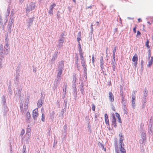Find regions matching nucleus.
<instances>
[{"label":"nucleus","mask_w":153,"mask_h":153,"mask_svg":"<svg viewBox=\"0 0 153 153\" xmlns=\"http://www.w3.org/2000/svg\"><path fill=\"white\" fill-rule=\"evenodd\" d=\"M22 110H24V111H25L27 110V108H28V104H27V105H24V108H23V107H22Z\"/></svg>","instance_id":"b1692460"},{"label":"nucleus","mask_w":153,"mask_h":153,"mask_svg":"<svg viewBox=\"0 0 153 153\" xmlns=\"http://www.w3.org/2000/svg\"><path fill=\"white\" fill-rule=\"evenodd\" d=\"M13 20V19H12V20H11L12 24V23H13V22H12Z\"/></svg>","instance_id":"5fc2aeb1"},{"label":"nucleus","mask_w":153,"mask_h":153,"mask_svg":"<svg viewBox=\"0 0 153 153\" xmlns=\"http://www.w3.org/2000/svg\"><path fill=\"white\" fill-rule=\"evenodd\" d=\"M116 117L118 118V122L119 123H121V119L120 118V116L119 114H118L117 113H115Z\"/></svg>","instance_id":"2eb2a0df"},{"label":"nucleus","mask_w":153,"mask_h":153,"mask_svg":"<svg viewBox=\"0 0 153 153\" xmlns=\"http://www.w3.org/2000/svg\"><path fill=\"white\" fill-rule=\"evenodd\" d=\"M107 50H108V48H106V53H107Z\"/></svg>","instance_id":"de8ad7c7"},{"label":"nucleus","mask_w":153,"mask_h":153,"mask_svg":"<svg viewBox=\"0 0 153 153\" xmlns=\"http://www.w3.org/2000/svg\"><path fill=\"white\" fill-rule=\"evenodd\" d=\"M100 67L101 68L102 70L103 71V69H104L103 65H102L100 64Z\"/></svg>","instance_id":"4c0bfd02"},{"label":"nucleus","mask_w":153,"mask_h":153,"mask_svg":"<svg viewBox=\"0 0 153 153\" xmlns=\"http://www.w3.org/2000/svg\"><path fill=\"white\" fill-rule=\"evenodd\" d=\"M138 22H141L142 20L140 18H139L138 19Z\"/></svg>","instance_id":"37998d69"},{"label":"nucleus","mask_w":153,"mask_h":153,"mask_svg":"<svg viewBox=\"0 0 153 153\" xmlns=\"http://www.w3.org/2000/svg\"><path fill=\"white\" fill-rule=\"evenodd\" d=\"M30 114L29 111L27 112L26 114V120L27 121H29L30 118Z\"/></svg>","instance_id":"f8f14e48"},{"label":"nucleus","mask_w":153,"mask_h":153,"mask_svg":"<svg viewBox=\"0 0 153 153\" xmlns=\"http://www.w3.org/2000/svg\"><path fill=\"white\" fill-rule=\"evenodd\" d=\"M115 148L116 149H118V146H117V145L116 144V145H115Z\"/></svg>","instance_id":"49530a36"},{"label":"nucleus","mask_w":153,"mask_h":153,"mask_svg":"<svg viewBox=\"0 0 153 153\" xmlns=\"http://www.w3.org/2000/svg\"><path fill=\"white\" fill-rule=\"evenodd\" d=\"M56 6V4L55 3H53L51 5L49 8V10L48 11V14L50 16H52L53 15V9Z\"/></svg>","instance_id":"20e7f679"},{"label":"nucleus","mask_w":153,"mask_h":153,"mask_svg":"<svg viewBox=\"0 0 153 153\" xmlns=\"http://www.w3.org/2000/svg\"><path fill=\"white\" fill-rule=\"evenodd\" d=\"M36 7L35 3L31 2L30 3L27 7L26 10L27 11H30L34 9Z\"/></svg>","instance_id":"f03ea898"},{"label":"nucleus","mask_w":153,"mask_h":153,"mask_svg":"<svg viewBox=\"0 0 153 153\" xmlns=\"http://www.w3.org/2000/svg\"><path fill=\"white\" fill-rule=\"evenodd\" d=\"M39 115L38 108H36L33 111L32 115L33 118L36 120L37 119Z\"/></svg>","instance_id":"39448f33"},{"label":"nucleus","mask_w":153,"mask_h":153,"mask_svg":"<svg viewBox=\"0 0 153 153\" xmlns=\"http://www.w3.org/2000/svg\"><path fill=\"white\" fill-rule=\"evenodd\" d=\"M128 110L126 108H124L123 110V111L124 114H128Z\"/></svg>","instance_id":"7c9ffc66"},{"label":"nucleus","mask_w":153,"mask_h":153,"mask_svg":"<svg viewBox=\"0 0 153 153\" xmlns=\"http://www.w3.org/2000/svg\"><path fill=\"white\" fill-rule=\"evenodd\" d=\"M115 70V68H114H114H113V70H114V71Z\"/></svg>","instance_id":"3c124183"},{"label":"nucleus","mask_w":153,"mask_h":153,"mask_svg":"<svg viewBox=\"0 0 153 153\" xmlns=\"http://www.w3.org/2000/svg\"><path fill=\"white\" fill-rule=\"evenodd\" d=\"M25 132V130L23 129H22V131L21 132L20 135L22 136H23V135H24V134Z\"/></svg>","instance_id":"bb28decb"},{"label":"nucleus","mask_w":153,"mask_h":153,"mask_svg":"<svg viewBox=\"0 0 153 153\" xmlns=\"http://www.w3.org/2000/svg\"><path fill=\"white\" fill-rule=\"evenodd\" d=\"M43 104L42 100L41 99H40L38 101L37 106L38 108L41 107Z\"/></svg>","instance_id":"ddd939ff"},{"label":"nucleus","mask_w":153,"mask_h":153,"mask_svg":"<svg viewBox=\"0 0 153 153\" xmlns=\"http://www.w3.org/2000/svg\"><path fill=\"white\" fill-rule=\"evenodd\" d=\"M28 134V136H29L30 135V131H27V134Z\"/></svg>","instance_id":"a19ab883"},{"label":"nucleus","mask_w":153,"mask_h":153,"mask_svg":"<svg viewBox=\"0 0 153 153\" xmlns=\"http://www.w3.org/2000/svg\"><path fill=\"white\" fill-rule=\"evenodd\" d=\"M149 41L148 39H147V41L146 43V45L148 48H150V46L149 45Z\"/></svg>","instance_id":"393cba45"},{"label":"nucleus","mask_w":153,"mask_h":153,"mask_svg":"<svg viewBox=\"0 0 153 153\" xmlns=\"http://www.w3.org/2000/svg\"><path fill=\"white\" fill-rule=\"evenodd\" d=\"M66 86L67 85H66L65 86V89H63V91H65V93L66 92Z\"/></svg>","instance_id":"79ce46f5"},{"label":"nucleus","mask_w":153,"mask_h":153,"mask_svg":"<svg viewBox=\"0 0 153 153\" xmlns=\"http://www.w3.org/2000/svg\"><path fill=\"white\" fill-rule=\"evenodd\" d=\"M135 96H132V105L134 108L135 107Z\"/></svg>","instance_id":"9b49d317"},{"label":"nucleus","mask_w":153,"mask_h":153,"mask_svg":"<svg viewBox=\"0 0 153 153\" xmlns=\"http://www.w3.org/2000/svg\"><path fill=\"white\" fill-rule=\"evenodd\" d=\"M100 63L102 65H103L104 64L103 57L102 56L100 57Z\"/></svg>","instance_id":"a878e982"},{"label":"nucleus","mask_w":153,"mask_h":153,"mask_svg":"<svg viewBox=\"0 0 153 153\" xmlns=\"http://www.w3.org/2000/svg\"><path fill=\"white\" fill-rule=\"evenodd\" d=\"M120 94H123V87L122 86H120Z\"/></svg>","instance_id":"c756f323"},{"label":"nucleus","mask_w":153,"mask_h":153,"mask_svg":"<svg viewBox=\"0 0 153 153\" xmlns=\"http://www.w3.org/2000/svg\"><path fill=\"white\" fill-rule=\"evenodd\" d=\"M105 119H106L108 118V116L107 114H105L104 115Z\"/></svg>","instance_id":"c9c22d12"},{"label":"nucleus","mask_w":153,"mask_h":153,"mask_svg":"<svg viewBox=\"0 0 153 153\" xmlns=\"http://www.w3.org/2000/svg\"><path fill=\"white\" fill-rule=\"evenodd\" d=\"M114 111H115V109H114Z\"/></svg>","instance_id":"bf43d9fd"},{"label":"nucleus","mask_w":153,"mask_h":153,"mask_svg":"<svg viewBox=\"0 0 153 153\" xmlns=\"http://www.w3.org/2000/svg\"><path fill=\"white\" fill-rule=\"evenodd\" d=\"M112 124L113 125L114 127H116L117 126L116 120L114 114H112Z\"/></svg>","instance_id":"9d476101"},{"label":"nucleus","mask_w":153,"mask_h":153,"mask_svg":"<svg viewBox=\"0 0 153 153\" xmlns=\"http://www.w3.org/2000/svg\"><path fill=\"white\" fill-rule=\"evenodd\" d=\"M27 101L28 102L29 101V98H28L27 99Z\"/></svg>","instance_id":"603ef678"},{"label":"nucleus","mask_w":153,"mask_h":153,"mask_svg":"<svg viewBox=\"0 0 153 153\" xmlns=\"http://www.w3.org/2000/svg\"><path fill=\"white\" fill-rule=\"evenodd\" d=\"M137 25H136L135 26V27H134V28H133V31L134 32V33H136V28H137Z\"/></svg>","instance_id":"473e14b6"},{"label":"nucleus","mask_w":153,"mask_h":153,"mask_svg":"<svg viewBox=\"0 0 153 153\" xmlns=\"http://www.w3.org/2000/svg\"><path fill=\"white\" fill-rule=\"evenodd\" d=\"M76 59L75 60V65L76 66L77 70L78 71H79L81 68V66L79 62L78 56L77 55L76 56Z\"/></svg>","instance_id":"423d86ee"},{"label":"nucleus","mask_w":153,"mask_h":153,"mask_svg":"<svg viewBox=\"0 0 153 153\" xmlns=\"http://www.w3.org/2000/svg\"><path fill=\"white\" fill-rule=\"evenodd\" d=\"M72 0L73 1H74V2L75 3H76V0Z\"/></svg>","instance_id":"09e8293b"},{"label":"nucleus","mask_w":153,"mask_h":153,"mask_svg":"<svg viewBox=\"0 0 153 153\" xmlns=\"http://www.w3.org/2000/svg\"><path fill=\"white\" fill-rule=\"evenodd\" d=\"M64 42V39L63 38L61 39H59V42L61 43H63Z\"/></svg>","instance_id":"72a5a7b5"},{"label":"nucleus","mask_w":153,"mask_h":153,"mask_svg":"<svg viewBox=\"0 0 153 153\" xmlns=\"http://www.w3.org/2000/svg\"><path fill=\"white\" fill-rule=\"evenodd\" d=\"M92 8V7H91V6H90V7H88V8Z\"/></svg>","instance_id":"864d4df0"},{"label":"nucleus","mask_w":153,"mask_h":153,"mask_svg":"<svg viewBox=\"0 0 153 153\" xmlns=\"http://www.w3.org/2000/svg\"><path fill=\"white\" fill-rule=\"evenodd\" d=\"M119 136L120 137L119 143L120 150L121 153H126V150L124 149V144L123 142L124 140V137L121 133H120L119 134Z\"/></svg>","instance_id":"f257e3e1"},{"label":"nucleus","mask_w":153,"mask_h":153,"mask_svg":"<svg viewBox=\"0 0 153 153\" xmlns=\"http://www.w3.org/2000/svg\"><path fill=\"white\" fill-rule=\"evenodd\" d=\"M105 123L106 124L108 125V126L109 125V120L108 119H105Z\"/></svg>","instance_id":"cd10ccee"},{"label":"nucleus","mask_w":153,"mask_h":153,"mask_svg":"<svg viewBox=\"0 0 153 153\" xmlns=\"http://www.w3.org/2000/svg\"><path fill=\"white\" fill-rule=\"evenodd\" d=\"M81 59V63L83 67V69L85 72H86L87 71V65L86 64V61L85 59Z\"/></svg>","instance_id":"7ed1b4c3"},{"label":"nucleus","mask_w":153,"mask_h":153,"mask_svg":"<svg viewBox=\"0 0 153 153\" xmlns=\"http://www.w3.org/2000/svg\"><path fill=\"white\" fill-rule=\"evenodd\" d=\"M95 105L94 104H93L92 106V110L94 111H95Z\"/></svg>","instance_id":"2f4dec72"},{"label":"nucleus","mask_w":153,"mask_h":153,"mask_svg":"<svg viewBox=\"0 0 153 153\" xmlns=\"http://www.w3.org/2000/svg\"><path fill=\"white\" fill-rule=\"evenodd\" d=\"M53 114H55V113L54 112H53Z\"/></svg>","instance_id":"13d9d810"},{"label":"nucleus","mask_w":153,"mask_h":153,"mask_svg":"<svg viewBox=\"0 0 153 153\" xmlns=\"http://www.w3.org/2000/svg\"><path fill=\"white\" fill-rule=\"evenodd\" d=\"M132 61L134 62V64L135 66H136L138 61V57L136 53H135L133 57Z\"/></svg>","instance_id":"0eeeda50"},{"label":"nucleus","mask_w":153,"mask_h":153,"mask_svg":"<svg viewBox=\"0 0 153 153\" xmlns=\"http://www.w3.org/2000/svg\"><path fill=\"white\" fill-rule=\"evenodd\" d=\"M109 94V99L111 102H113L114 101V95L111 92H109L108 93Z\"/></svg>","instance_id":"1a4fd4ad"},{"label":"nucleus","mask_w":153,"mask_h":153,"mask_svg":"<svg viewBox=\"0 0 153 153\" xmlns=\"http://www.w3.org/2000/svg\"><path fill=\"white\" fill-rule=\"evenodd\" d=\"M148 53H151V50L150 48H148Z\"/></svg>","instance_id":"a18cd8bd"},{"label":"nucleus","mask_w":153,"mask_h":153,"mask_svg":"<svg viewBox=\"0 0 153 153\" xmlns=\"http://www.w3.org/2000/svg\"><path fill=\"white\" fill-rule=\"evenodd\" d=\"M79 54L80 56V59L84 58L83 56V53L82 52V49L79 50Z\"/></svg>","instance_id":"f3484780"},{"label":"nucleus","mask_w":153,"mask_h":153,"mask_svg":"<svg viewBox=\"0 0 153 153\" xmlns=\"http://www.w3.org/2000/svg\"><path fill=\"white\" fill-rule=\"evenodd\" d=\"M92 62L93 63H94V56H92Z\"/></svg>","instance_id":"58836bf2"},{"label":"nucleus","mask_w":153,"mask_h":153,"mask_svg":"<svg viewBox=\"0 0 153 153\" xmlns=\"http://www.w3.org/2000/svg\"><path fill=\"white\" fill-rule=\"evenodd\" d=\"M37 153H39V152H38Z\"/></svg>","instance_id":"e2e57ef3"},{"label":"nucleus","mask_w":153,"mask_h":153,"mask_svg":"<svg viewBox=\"0 0 153 153\" xmlns=\"http://www.w3.org/2000/svg\"><path fill=\"white\" fill-rule=\"evenodd\" d=\"M151 57V53H148L149 59Z\"/></svg>","instance_id":"c03bdc74"},{"label":"nucleus","mask_w":153,"mask_h":153,"mask_svg":"<svg viewBox=\"0 0 153 153\" xmlns=\"http://www.w3.org/2000/svg\"><path fill=\"white\" fill-rule=\"evenodd\" d=\"M140 35H141L140 32L139 30H138L137 32L136 36H140Z\"/></svg>","instance_id":"f704fd0d"},{"label":"nucleus","mask_w":153,"mask_h":153,"mask_svg":"<svg viewBox=\"0 0 153 153\" xmlns=\"http://www.w3.org/2000/svg\"><path fill=\"white\" fill-rule=\"evenodd\" d=\"M0 23L1 25L3 24V22L2 21V19L1 16H0Z\"/></svg>","instance_id":"c85d7f7f"},{"label":"nucleus","mask_w":153,"mask_h":153,"mask_svg":"<svg viewBox=\"0 0 153 153\" xmlns=\"http://www.w3.org/2000/svg\"><path fill=\"white\" fill-rule=\"evenodd\" d=\"M120 96L122 97V102L123 103H125L126 102V99L125 98V96L123 95V94H120Z\"/></svg>","instance_id":"dca6fc26"},{"label":"nucleus","mask_w":153,"mask_h":153,"mask_svg":"<svg viewBox=\"0 0 153 153\" xmlns=\"http://www.w3.org/2000/svg\"><path fill=\"white\" fill-rule=\"evenodd\" d=\"M62 70L61 69L58 72L57 74V76L59 77H60L62 73Z\"/></svg>","instance_id":"412c9836"},{"label":"nucleus","mask_w":153,"mask_h":153,"mask_svg":"<svg viewBox=\"0 0 153 153\" xmlns=\"http://www.w3.org/2000/svg\"><path fill=\"white\" fill-rule=\"evenodd\" d=\"M147 91H146V90H145V92L144 93V95L145 97H146L147 96Z\"/></svg>","instance_id":"e433bc0d"},{"label":"nucleus","mask_w":153,"mask_h":153,"mask_svg":"<svg viewBox=\"0 0 153 153\" xmlns=\"http://www.w3.org/2000/svg\"><path fill=\"white\" fill-rule=\"evenodd\" d=\"M125 1H128L127 0H125Z\"/></svg>","instance_id":"680f3d73"},{"label":"nucleus","mask_w":153,"mask_h":153,"mask_svg":"<svg viewBox=\"0 0 153 153\" xmlns=\"http://www.w3.org/2000/svg\"><path fill=\"white\" fill-rule=\"evenodd\" d=\"M116 51V47H115L114 50L113 51V59H114V60H115V53Z\"/></svg>","instance_id":"a211bd4d"},{"label":"nucleus","mask_w":153,"mask_h":153,"mask_svg":"<svg viewBox=\"0 0 153 153\" xmlns=\"http://www.w3.org/2000/svg\"><path fill=\"white\" fill-rule=\"evenodd\" d=\"M78 36L77 38V41H78V42H80L79 41L81 40L80 36H81V32H79L78 33Z\"/></svg>","instance_id":"aec40b11"},{"label":"nucleus","mask_w":153,"mask_h":153,"mask_svg":"<svg viewBox=\"0 0 153 153\" xmlns=\"http://www.w3.org/2000/svg\"><path fill=\"white\" fill-rule=\"evenodd\" d=\"M59 66L61 68H63L64 66V61L62 60L59 63Z\"/></svg>","instance_id":"4be33fe9"},{"label":"nucleus","mask_w":153,"mask_h":153,"mask_svg":"<svg viewBox=\"0 0 153 153\" xmlns=\"http://www.w3.org/2000/svg\"><path fill=\"white\" fill-rule=\"evenodd\" d=\"M7 40V43L5 44V46H4V48L5 49V50H4L5 53L6 54H7L8 52L10 50V47L9 46V44L8 43V39H6L5 40Z\"/></svg>","instance_id":"6e6552de"},{"label":"nucleus","mask_w":153,"mask_h":153,"mask_svg":"<svg viewBox=\"0 0 153 153\" xmlns=\"http://www.w3.org/2000/svg\"><path fill=\"white\" fill-rule=\"evenodd\" d=\"M7 20H6V21L5 22H6H6H7Z\"/></svg>","instance_id":"4d7b16f0"},{"label":"nucleus","mask_w":153,"mask_h":153,"mask_svg":"<svg viewBox=\"0 0 153 153\" xmlns=\"http://www.w3.org/2000/svg\"><path fill=\"white\" fill-rule=\"evenodd\" d=\"M153 63V57L152 56L151 57L150 60L148 64L147 65L149 67H150L152 65Z\"/></svg>","instance_id":"4468645a"},{"label":"nucleus","mask_w":153,"mask_h":153,"mask_svg":"<svg viewBox=\"0 0 153 153\" xmlns=\"http://www.w3.org/2000/svg\"><path fill=\"white\" fill-rule=\"evenodd\" d=\"M32 22H33V20H32L31 21V23H32Z\"/></svg>","instance_id":"6e6d98bb"},{"label":"nucleus","mask_w":153,"mask_h":153,"mask_svg":"<svg viewBox=\"0 0 153 153\" xmlns=\"http://www.w3.org/2000/svg\"><path fill=\"white\" fill-rule=\"evenodd\" d=\"M78 45H79V50H80L81 49V45H80V42H78Z\"/></svg>","instance_id":"ea45409f"},{"label":"nucleus","mask_w":153,"mask_h":153,"mask_svg":"<svg viewBox=\"0 0 153 153\" xmlns=\"http://www.w3.org/2000/svg\"><path fill=\"white\" fill-rule=\"evenodd\" d=\"M96 23L97 24V25L99 24V22H97Z\"/></svg>","instance_id":"8fccbe9b"},{"label":"nucleus","mask_w":153,"mask_h":153,"mask_svg":"<svg viewBox=\"0 0 153 153\" xmlns=\"http://www.w3.org/2000/svg\"><path fill=\"white\" fill-rule=\"evenodd\" d=\"M76 79L77 78L76 75L75 74H74L73 75V81L74 83H75L76 82Z\"/></svg>","instance_id":"6ab92c4d"},{"label":"nucleus","mask_w":153,"mask_h":153,"mask_svg":"<svg viewBox=\"0 0 153 153\" xmlns=\"http://www.w3.org/2000/svg\"><path fill=\"white\" fill-rule=\"evenodd\" d=\"M91 26H93V25H91Z\"/></svg>","instance_id":"052dcab7"},{"label":"nucleus","mask_w":153,"mask_h":153,"mask_svg":"<svg viewBox=\"0 0 153 153\" xmlns=\"http://www.w3.org/2000/svg\"><path fill=\"white\" fill-rule=\"evenodd\" d=\"M41 120L42 122L45 121V116L44 112L42 114Z\"/></svg>","instance_id":"5701e85b"}]
</instances>
